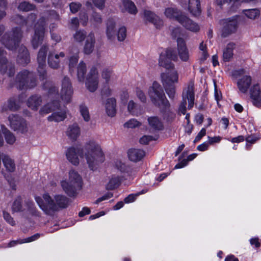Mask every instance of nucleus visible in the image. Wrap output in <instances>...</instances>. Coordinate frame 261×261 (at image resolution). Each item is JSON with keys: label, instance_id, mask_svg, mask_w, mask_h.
I'll list each match as a JSON object with an SVG mask.
<instances>
[{"label": "nucleus", "instance_id": "f257e3e1", "mask_svg": "<svg viewBox=\"0 0 261 261\" xmlns=\"http://www.w3.org/2000/svg\"><path fill=\"white\" fill-rule=\"evenodd\" d=\"M66 155L68 160L74 165L79 164L78 155L81 157L84 156L89 168L92 170L96 169L98 164L104 161L103 153L100 146L93 141L87 143L83 149L69 148Z\"/></svg>", "mask_w": 261, "mask_h": 261}, {"label": "nucleus", "instance_id": "f03ea898", "mask_svg": "<svg viewBox=\"0 0 261 261\" xmlns=\"http://www.w3.org/2000/svg\"><path fill=\"white\" fill-rule=\"evenodd\" d=\"M22 37L23 32L21 28L15 27L2 36L1 42L7 48L11 50H15L18 47L17 63L25 66L30 62V58L26 47L22 44L19 46Z\"/></svg>", "mask_w": 261, "mask_h": 261}, {"label": "nucleus", "instance_id": "7ed1b4c3", "mask_svg": "<svg viewBox=\"0 0 261 261\" xmlns=\"http://www.w3.org/2000/svg\"><path fill=\"white\" fill-rule=\"evenodd\" d=\"M56 202L48 194H45L42 197H35V200L40 208L47 215H51L59 208H64L68 206L69 199L65 196L57 195L55 196Z\"/></svg>", "mask_w": 261, "mask_h": 261}, {"label": "nucleus", "instance_id": "20e7f679", "mask_svg": "<svg viewBox=\"0 0 261 261\" xmlns=\"http://www.w3.org/2000/svg\"><path fill=\"white\" fill-rule=\"evenodd\" d=\"M148 95L152 103L160 109L161 112H165L170 107L162 86L154 82L148 90Z\"/></svg>", "mask_w": 261, "mask_h": 261}, {"label": "nucleus", "instance_id": "39448f33", "mask_svg": "<svg viewBox=\"0 0 261 261\" xmlns=\"http://www.w3.org/2000/svg\"><path fill=\"white\" fill-rule=\"evenodd\" d=\"M37 80L34 74L27 70L19 72L15 81L9 84V87H16L19 90H28L34 88L37 86Z\"/></svg>", "mask_w": 261, "mask_h": 261}, {"label": "nucleus", "instance_id": "423d86ee", "mask_svg": "<svg viewBox=\"0 0 261 261\" xmlns=\"http://www.w3.org/2000/svg\"><path fill=\"white\" fill-rule=\"evenodd\" d=\"M39 113L41 115H45L52 113L47 117L49 121L60 122L63 121L66 117L65 110L61 109L60 105L58 100H54L48 102L42 107Z\"/></svg>", "mask_w": 261, "mask_h": 261}, {"label": "nucleus", "instance_id": "0eeeda50", "mask_svg": "<svg viewBox=\"0 0 261 261\" xmlns=\"http://www.w3.org/2000/svg\"><path fill=\"white\" fill-rule=\"evenodd\" d=\"M69 181H62L61 186L65 192L69 196H74L77 190L81 188L82 178L77 172L71 171L69 172Z\"/></svg>", "mask_w": 261, "mask_h": 261}, {"label": "nucleus", "instance_id": "6e6552de", "mask_svg": "<svg viewBox=\"0 0 261 261\" xmlns=\"http://www.w3.org/2000/svg\"><path fill=\"white\" fill-rule=\"evenodd\" d=\"M182 100L179 107V111L182 114L186 113L187 99L188 101V108H193L195 99L194 84L193 81L189 82L188 86L186 87L182 94Z\"/></svg>", "mask_w": 261, "mask_h": 261}, {"label": "nucleus", "instance_id": "1a4fd4ad", "mask_svg": "<svg viewBox=\"0 0 261 261\" xmlns=\"http://www.w3.org/2000/svg\"><path fill=\"white\" fill-rule=\"evenodd\" d=\"M163 83L165 91L170 99H173L175 97V88L174 83L178 82V74L174 71L166 75L162 76Z\"/></svg>", "mask_w": 261, "mask_h": 261}, {"label": "nucleus", "instance_id": "9d476101", "mask_svg": "<svg viewBox=\"0 0 261 261\" xmlns=\"http://www.w3.org/2000/svg\"><path fill=\"white\" fill-rule=\"evenodd\" d=\"M45 26V19L41 17L35 25V33L31 40V43L34 49L37 48L43 41Z\"/></svg>", "mask_w": 261, "mask_h": 261}, {"label": "nucleus", "instance_id": "9b49d317", "mask_svg": "<svg viewBox=\"0 0 261 261\" xmlns=\"http://www.w3.org/2000/svg\"><path fill=\"white\" fill-rule=\"evenodd\" d=\"M48 50V45L44 44L40 47L37 55V60L38 64V72L40 79L44 80L46 78V55Z\"/></svg>", "mask_w": 261, "mask_h": 261}, {"label": "nucleus", "instance_id": "f8f14e48", "mask_svg": "<svg viewBox=\"0 0 261 261\" xmlns=\"http://www.w3.org/2000/svg\"><path fill=\"white\" fill-rule=\"evenodd\" d=\"M11 128L21 133H27L28 130V124L25 120L16 114H11L8 117Z\"/></svg>", "mask_w": 261, "mask_h": 261}, {"label": "nucleus", "instance_id": "ddd939ff", "mask_svg": "<svg viewBox=\"0 0 261 261\" xmlns=\"http://www.w3.org/2000/svg\"><path fill=\"white\" fill-rule=\"evenodd\" d=\"M177 60V56L176 51L169 48L167 49L165 53L161 54L159 64L160 66L167 69H171L174 68V64L171 62V60L176 61Z\"/></svg>", "mask_w": 261, "mask_h": 261}, {"label": "nucleus", "instance_id": "4468645a", "mask_svg": "<svg viewBox=\"0 0 261 261\" xmlns=\"http://www.w3.org/2000/svg\"><path fill=\"white\" fill-rule=\"evenodd\" d=\"M61 97L66 103L70 102L73 94V89L70 80L67 76H64L62 81Z\"/></svg>", "mask_w": 261, "mask_h": 261}, {"label": "nucleus", "instance_id": "2eb2a0df", "mask_svg": "<svg viewBox=\"0 0 261 261\" xmlns=\"http://www.w3.org/2000/svg\"><path fill=\"white\" fill-rule=\"evenodd\" d=\"M98 84V71L96 68L92 67L88 74L86 86L90 92H93L97 89Z\"/></svg>", "mask_w": 261, "mask_h": 261}, {"label": "nucleus", "instance_id": "dca6fc26", "mask_svg": "<svg viewBox=\"0 0 261 261\" xmlns=\"http://www.w3.org/2000/svg\"><path fill=\"white\" fill-rule=\"evenodd\" d=\"M65 54L64 52L56 53L54 51H50L48 55V66L54 69L59 68L61 58H64Z\"/></svg>", "mask_w": 261, "mask_h": 261}, {"label": "nucleus", "instance_id": "f3484780", "mask_svg": "<svg viewBox=\"0 0 261 261\" xmlns=\"http://www.w3.org/2000/svg\"><path fill=\"white\" fill-rule=\"evenodd\" d=\"M177 43L178 54L180 59L183 62L188 61L190 55L185 40L181 38L178 37Z\"/></svg>", "mask_w": 261, "mask_h": 261}, {"label": "nucleus", "instance_id": "a211bd4d", "mask_svg": "<svg viewBox=\"0 0 261 261\" xmlns=\"http://www.w3.org/2000/svg\"><path fill=\"white\" fill-rule=\"evenodd\" d=\"M237 27L238 22L236 18H232L227 19L222 30L221 36L224 38L228 37L236 31Z\"/></svg>", "mask_w": 261, "mask_h": 261}, {"label": "nucleus", "instance_id": "6ab92c4d", "mask_svg": "<svg viewBox=\"0 0 261 261\" xmlns=\"http://www.w3.org/2000/svg\"><path fill=\"white\" fill-rule=\"evenodd\" d=\"M250 95L253 105L257 107L261 106V88L258 84L250 88Z\"/></svg>", "mask_w": 261, "mask_h": 261}, {"label": "nucleus", "instance_id": "aec40b11", "mask_svg": "<svg viewBox=\"0 0 261 261\" xmlns=\"http://www.w3.org/2000/svg\"><path fill=\"white\" fill-rule=\"evenodd\" d=\"M144 19L153 23L156 28H160L163 25V22L154 13L149 10H144Z\"/></svg>", "mask_w": 261, "mask_h": 261}, {"label": "nucleus", "instance_id": "412c9836", "mask_svg": "<svg viewBox=\"0 0 261 261\" xmlns=\"http://www.w3.org/2000/svg\"><path fill=\"white\" fill-rule=\"evenodd\" d=\"M95 43V38L92 32L90 33L87 36L84 44L83 52L85 54L90 55L94 50Z\"/></svg>", "mask_w": 261, "mask_h": 261}, {"label": "nucleus", "instance_id": "4be33fe9", "mask_svg": "<svg viewBox=\"0 0 261 261\" xmlns=\"http://www.w3.org/2000/svg\"><path fill=\"white\" fill-rule=\"evenodd\" d=\"M179 22L190 31L197 32L199 30L200 28L197 24L185 15L179 19Z\"/></svg>", "mask_w": 261, "mask_h": 261}, {"label": "nucleus", "instance_id": "5701e85b", "mask_svg": "<svg viewBox=\"0 0 261 261\" xmlns=\"http://www.w3.org/2000/svg\"><path fill=\"white\" fill-rule=\"evenodd\" d=\"M147 121L150 128L154 131L161 130L164 128L163 123L161 119L158 116L148 117Z\"/></svg>", "mask_w": 261, "mask_h": 261}, {"label": "nucleus", "instance_id": "b1692460", "mask_svg": "<svg viewBox=\"0 0 261 261\" xmlns=\"http://www.w3.org/2000/svg\"><path fill=\"white\" fill-rule=\"evenodd\" d=\"M127 154L129 159L134 162L141 161L145 155L144 150L135 148L128 150Z\"/></svg>", "mask_w": 261, "mask_h": 261}, {"label": "nucleus", "instance_id": "393cba45", "mask_svg": "<svg viewBox=\"0 0 261 261\" xmlns=\"http://www.w3.org/2000/svg\"><path fill=\"white\" fill-rule=\"evenodd\" d=\"M116 22L112 18H110L107 22L106 34L108 39L113 41L116 36V31L115 29Z\"/></svg>", "mask_w": 261, "mask_h": 261}, {"label": "nucleus", "instance_id": "a878e982", "mask_svg": "<svg viewBox=\"0 0 261 261\" xmlns=\"http://www.w3.org/2000/svg\"><path fill=\"white\" fill-rule=\"evenodd\" d=\"M251 83V77L250 76H244L240 79L238 83V87L240 91L242 93H246Z\"/></svg>", "mask_w": 261, "mask_h": 261}, {"label": "nucleus", "instance_id": "bb28decb", "mask_svg": "<svg viewBox=\"0 0 261 261\" xmlns=\"http://www.w3.org/2000/svg\"><path fill=\"white\" fill-rule=\"evenodd\" d=\"M27 103L28 107L36 111L42 103L41 97L38 95H33L28 98Z\"/></svg>", "mask_w": 261, "mask_h": 261}, {"label": "nucleus", "instance_id": "cd10ccee", "mask_svg": "<svg viewBox=\"0 0 261 261\" xmlns=\"http://www.w3.org/2000/svg\"><path fill=\"white\" fill-rule=\"evenodd\" d=\"M7 52L2 47H0V72L2 74L6 73L7 70L8 59Z\"/></svg>", "mask_w": 261, "mask_h": 261}, {"label": "nucleus", "instance_id": "c85d7f7f", "mask_svg": "<svg viewBox=\"0 0 261 261\" xmlns=\"http://www.w3.org/2000/svg\"><path fill=\"white\" fill-rule=\"evenodd\" d=\"M122 178L116 175H113L109 182L106 185V189L108 190H113L117 188L121 184Z\"/></svg>", "mask_w": 261, "mask_h": 261}, {"label": "nucleus", "instance_id": "c756f323", "mask_svg": "<svg viewBox=\"0 0 261 261\" xmlns=\"http://www.w3.org/2000/svg\"><path fill=\"white\" fill-rule=\"evenodd\" d=\"M236 47V44L231 42L228 43L223 50V59L225 62H228L232 58L233 50Z\"/></svg>", "mask_w": 261, "mask_h": 261}, {"label": "nucleus", "instance_id": "7c9ffc66", "mask_svg": "<svg viewBox=\"0 0 261 261\" xmlns=\"http://www.w3.org/2000/svg\"><path fill=\"white\" fill-rule=\"evenodd\" d=\"M35 18L36 17L35 15L33 14L30 15L27 20L24 19L22 16L18 14L15 15L12 17V21H13L16 24L20 26L27 25L30 19H32V21H33Z\"/></svg>", "mask_w": 261, "mask_h": 261}, {"label": "nucleus", "instance_id": "2f4dec72", "mask_svg": "<svg viewBox=\"0 0 261 261\" xmlns=\"http://www.w3.org/2000/svg\"><path fill=\"white\" fill-rule=\"evenodd\" d=\"M106 109L107 114L110 117H113L116 114V100L110 98L107 99L106 103Z\"/></svg>", "mask_w": 261, "mask_h": 261}, {"label": "nucleus", "instance_id": "473e14b6", "mask_svg": "<svg viewBox=\"0 0 261 261\" xmlns=\"http://www.w3.org/2000/svg\"><path fill=\"white\" fill-rule=\"evenodd\" d=\"M165 14L167 17L170 18H175L178 22L179 19L184 16L180 11H178L177 9L172 8L166 9Z\"/></svg>", "mask_w": 261, "mask_h": 261}, {"label": "nucleus", "instance_id": "72a5a7b5", "mask_svg": "<svg viewBox=\"0 0 261 261\" xmlns=\"http://www.w3.org/2000/svg\"><path fill=\"white\" fill-rule=\"evenodd\" d=\"M67 134L69 137L75 140L80 135V128L77 123H74L69 126Z\"/></svg>", "mask_w": 261, "mask_h": 261}, {"label": "nucleus", "instance_id": "f704fd0d", "mask_svg": "<svg viewBox=\"0 0 261 261\" xmlns=\"http://www.w3.org/2000/svg\"><path fill=\"white\" fill-rule=\"evenodd\" d=\"M76 68L77 79L80 82H83L87 72L86 64L83 61H81Z\"/></svg>", "mask_w": 261, "mask_h": 261}, {"label": "nucleus", "instance_id": "c9c22d12", "mask_svg": "<svg viewBox=\"0 0 261 261\" xmlns=\"http://www.w3.org/2000/svg\"><path fill=\"white\" fill-rule=\"evenodd\" d=\"M188 9L194 16H197L200 13L199 1H188Z\"/></svg>", "mask_w": 261, "mask_h": 261}, {"label": "nucleus", "instance_id": "e433bc0d", "mask_svg": "<svg viewBox=\"0 0 261 261\" xmlns=\"http://www.w3.org/2000/svg\"><path fill=\"white\" fill-rule=\"evenodd\" d=\"M3 164L6 169L10 172H13L15 169V165L14 161L7 154L4 153Z\"/></svg>", "mask_w": 261, "mask_h": 261}, {"label": "nucleus", "instance_id": "4c0bfd02", "mask_svg": "<svg viewBox=\"0 0 261 261\" xmlns=\"http://www.w3.org/2000/svg\"><path fill=\"white\" fill-rule=\"evenodd\" d=\"M124 8L122 9L123 12L127 11L132 14H136L138 11L136 6L133 1H123Z\"/></svg>", "mask_w": 261, "mask_h": 261}, {"label": "nucleus", "instance_id": "58836bf2", "mask_svg": "<svg viewBox=\"0 0 261 261\" xmlns=\"http://www.w3.org/2000/svg\"><path fill=\"white\" fill-rule=\"evenodd\" d=\"M2 131L7 143L9 144H13L16 141V138L13 134L4 126H2Z\"/></svg>", "mask_w": 261, "mask_h": 261}, {"label": "nucleus", "instance_id": "ea45409f", "mask_svg": "<svg viewBox=\"0 0 261 261\" xmlns=\"http://www.w3.org/2000/svg\"><path fill=\"white\" fill-rule=\"evenodd\" d=\"M244 14L249 19H255L258 18L260 15V11L258 9H250L244 10L243 11Z\"/></svg>", "mask_w": 261, "mask_h": 261}, {"label": "nucleus", "instance_id": "a19ab883", "mask_svg": "<svg viewBox=\"0 0 261 261\" xmlns=\"http://www.w3.org/2000/svg\"><path fill=\"white\" fill-rule=\"evenodd\" d=\"M79 51L76 53L74 55L70 57L69 59V70L71 74H72L74 70L75 67L77 65V63L79 61Z\"/></svg>", "mask_w": 261, "mask_h": 261}, {"label": "nucleus", "instance_id": "79ce46f5", "mask_svg": "<svg viewBox=\"0 0 261 261\" xmlns=\"http://www.w3.org/2000/svg\"><path fill=\"white\" fill-rule=\"evenodd\" d=\"M22 199L21 196H18L13 203L12 210L13 212H19L23 211L22 205Z\"/></svg>", "mask_w": 261, "mask_h": 261}, {"label": "nucleus", "instance_id": "37998d69", "mask_svg": "<svg viewBox=\"0 0 261 261\" xmlns=\"http://www.w3.org/2000/svg\"><path fill=\"white\" fill-rule=\"evenodd\" d=\"M79 111L84 121L86 122L89 121L90 119V116L89 109L84 103H82L80 105Z\"/></svg>", "mask_w": 261, "mask_h": 261}, {"label": "nucleus", "instance_id": "c03bdc74", "mask_svg": "<svg viewBox=\"0 0 261 261\" xmlns=\"http://www.w3.org/2000/svg\"><path fill=\"white\" fill-rule=\"evenodd\" d=\"M87 33L84 30H78L73 34V37L75 41L82 42L87 37Z\"/></svg>", "mask_w": 261, "mask_h": 261}, {"label": "nucleus", "instance_id": "a18cd8bd", "mask_svg": "<svg viewBox=\"0 0 261 261\" xmlns=\"http://www.w3.org/2000/svg\"><path fill=\"white\" fill-rule=\"evenodd\" d=\"M116 36L117 40L119 41H123L126 37V29L125 27H120L117 31H116Z\"/></svg>", "mask_w": 261, "mask_h": 261}, {"label": "nucleus", "instance_id": "49530a36", "mask_svg": "<svg viewBox=\"0 0 261 261\" xmlns=\"http://www.w3.org/2000/svg\"><path fill=\"white\" fill-rule=\"evenodd\" d=\"M34 6L30 4L28 1H23V2L21 3L18 6V9L20 10L23 11H29L32 10L34 9Z\"/></svg>", "mask_w": 261, "mask_h": 261}, {"label": "nucleus", "instance_id": "de8ad7c7", "mask_svg": "<svg viewBox=\"0 0 261 261\" xmlns=\"http://www.w3.org/2000/svg\"><path fill=\"white\" fill-rule=\"evenodd\" d=\"M141 123L135 119H131L124 124V127L135 128L141 126Z\"/></svg>", "mask_w": 261, "mask_h": 261}, {"label": "nucleus", "instance_id": "09e8293b", "mask_svg": "<svg viewBox=\"0 0 261 261\" xmlns=\"http://www.w3.org/2000/svg\"><path fill=\"white\" fill-rule=\"evenodd\" d=\"M7 103L9 106L10 111H16L20 108L19 105L16 102V100L13 97L9 98L7 101Z\"/></svg>", "mask_w": 261, "mask_h": 261}, {"label": "nucleus", "instance_id": "8fccbe9b", "mask_svg": "<svg viewBox=\"0 0 261 261\" xmlns=\"http://www.w3.org/2000/svg\"><path fill=\"white\" fill-rule=\"evenodd\" d=\"M112 76L113 71L112 70L108 68L103 69L102 72V77L105 80L107 84L109 82L110 78Z\"/></svg>", "mask_w": 261, "mask_h": 261}, {"label": "nucleus", "instance_id": "3c124183", "mask_svg": "<svg viewBox=\"0 0 261 261\" xmlns=\"http://www.w3.org/2000/svg\"><path fill=\"white\" fill-rule=\"evenodd\" d=\"M137 107V104L133 100H130L127 106L128 111L133 115H137L136 111Z\"/></svg>", "mask_w": 261, "mask_h": 261}, {"label": "nucleus", "instance_id": "603ef678", "mask_svg": "<svg viewBox=\"0 0 261 261\" xmlns=\"http://www.w3.org/2000/svg\"><path fill=\"white\" fill-rule=\"evenodd\" d=\"M3 217L4 219L11 225L14 226L15 225V221L8 213L4 212Z\"/></svg>", "mask_w": 261, "mask_h": 261}, {"label": "nucleus", "instance_id": "864d4df0", "mask_svg": "<svg viewBox=\"0 0 261 261\" xmlns=\"http://www.w3.org/2000/svg\"><path fill=\"white\" fill-rule=\"evenodd\" d=\"M28 209L29 212L33 215L38 216L39 212L37 210L34 203L33 202L28 203Z\"/></svg>", "mask_w": 261, "mask_h": 261}, {"label": "nucleus", "instance_id": "5fc2aeb1", "mask_svg": "<svg viewBox=\"0 0 261 261\" xmlns=\"http://www.w3.org/2000/svg\"><path fill=\"white\" fill-rule=\"evenodd\" d=\"M69 6L71 12L75 13L78 11L81 7V4L79 2H72Z\"/></svg>", "mask_w": 261, "mask_h": 261}, {"label": "nucleus", "instance_id": "6e6d98bb", "mask_svg": "<svg viewBox=\"0 0 261 261\" xmlns=\"http://www.w3.org/2000/svg\"><path fill=\"white\" fill-rule=\"evenodd\" d=\"M113 196V194L112 193L108 192L107 194H106L105 195H104L103 196H102V197L98 198L95 201V203L98 204L103 200L109 199V198L112 197Z\"/></svg>", "mask_w": 261, "mask_h": 261}, {"label": "nucleus", "instance_id": "4d7b16f0", "mask_svg": "<svg viewBox=\"0 0 261 261\" xmlns=\"http://www.w3.org/2000/svg\"><path fill=\"white\" fill-rule=\"evenodd\" d=\"M136 94L138 98L142 102H145L146 97L144 92L140 89H137L136 90Z\"/></svg>", "mask_w": 261, "mask_h": 261}, {"label": "nucleus", "instance_id": "13d9d810", "mask_svg": "<svg viewBox=\"0 0 261 261\" xmlns=\"http://www.w3.org/2000/svg\"><path fill=\"white\" fill-rule=\"evenodd\" d=\"M7 72L8 75L10 77L13 76L15 72V66L14 65H7Z\"/></svg>", "mask_w": 261, "mask_h": 261}, {"label": "nucleus", "instance_id": "bf43d9fd", "mask_svg": "<svg viewBox=\"0 0 261 261\" xmlns=\"http://www.w3.org/2000/svg\"><path fill=\"white\" fill-rule=\"evenodd\" d=\"M152 140V136H144L141 138H140L139 142L141 144H147Z\"/></svg>", "mask_w": 261, "mask_h": 261}, {"label": "nucleus", "instance_id": "052dcab7", "mask_svg": "<svg viewBox=\"0 0 261 261\" xmlns=\"http://www.w3.org/2000/svg\"><path fill=\"white\" fill-rule=\"evenodd\" d=\"M138 195H139V194H135V195L133 194H129V195H128L126 197H125L124 198V201L125 203H126L134 202L135 200L136 197Z\"/></svg>", "mask_w": 261, "mask_h": 261}, {"label": "nucleus", "instance_id": "680f3d73", "mask_svg": "<svg viewBox=\"0 0 261 261\" xmlns=\"http://www.w3.org/2000/svg\"><path fill=\"white\" fill-rule=\"evenodd\" d=\"M92 19L93 21L97 24H99L102 22V18L101 16L97 13H94L93 14Z\"/></svg>", "mask_w": 261, "mask_h": 261}, {"label": "nucleus", "instance_id": "e2e57ef3", "mask_svg": "<svg viewBox=\"0 0 261 261\" xmlns=\"http://www.w3.org/2000/svg\"><path fill=\"white\" fill-rule=\"evenodd\" d=\"M90 210L87 207H84L82 210L79 212V216L80 217H84L86 215H88L90 213Z\"/></svg>", "mask_w": 261, "mask_h": 261}, {"label": "nucleus", "instance_id": "0e129e2a", "mask_svg": "<svg viewBox=\"0 0 261 261\" xmlns=\"http://www.w3.org/2000/svg\"><path fill=\"white\" fill-rule=\"evenodd\" d=\"M209 146V143L204 142L197 146V149L201 151L206 150Z\"/></svg>", "mask_w": 261, "mask_h": 261}, {"label": "nucleus", "instance_id": "69168bd1", "mask_svg": "<svg viewBox=\"0 0 261 261\" xmlns=\"http://www.w3.org/2000/svg\"><path fill=\"white\" fill-rule=\"evenodd\" d=\"M208 143L209 144H213L214 143H218L221 141V138L219 136L208 137Z\"/></svg>", "mask_w": 261, "mask_h": 261}, {"label": "nucleus", "instance_id": "338daca9", "mask_svg": "<svg viewBox=\"0 0 261 261\" xmlns=\"http://www.w3.org/2000/svg\"><path fill=\"white\" fill-rule=\"evenodd\" d=\"M94 6L100 10L103 8L105 6L104 1H92Z\"/></svg>", "mask_w": 261, "mask_h": 261}, {"label": "nucleus", "instance_id": "774afa93", "mask_svg": "<svg viewBox=\"0 0 261 261\" xmlns=\"http://www.w3.org/2000/svg\"><path fill=\"white\" fill-rule=\"evenodd\" d=\"M51 38L53 40H55L56 42H59L61 40V37L60 36L58 35L57 34L53 32H50Z\"/></svg>", "mask_w": 261, "mask_h": 261}]
</instances>
